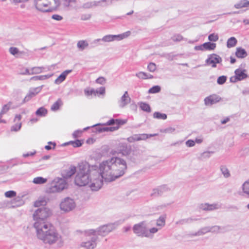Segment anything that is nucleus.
I'll list each match as a JSON object with an SVG mask.
<instances>
[{"instance_id": "nucleus-1", "label": "nucleus", "mask_w": 249, "mask_h": 249, "mask_svg": "<svg viewBox=\"0 0 249 249\" xmlns=\"http://www.w3.org/2000/svg\"><path fill=\"white\" fill-rule=\"evenodd\" d=\"M103 182L98 166H90L87 162L79 165V171L75 178L76 185L83 186L89 183L91 190L97 191L101 188Z\"/></svg>"}, {"instance_id": "nucleus-2", "label": "nucleus", "mask_w": 249, "mask_h": 249, "mask_svg": "<svg viewBox=\"0 0 249 249\" xmlns=\"http://www.w3.org/2000/svg\"><path fill=\"white\" fill-rule=\"evenodd\" d=\"M127 169L126 161L119 157H113L103 161L99 170L102 176L107 181H112L123 176Z\"/></svg>"}, {"instance_id": "nucleus-3", "label": "nucleus", "mask_w": 249, "mask_h": 249, "mask_svg": "<svg viewBox=\"0 0 249 249\" xmlns=\"http://www.w3.org/2000/svg\"><path fill=\"white\" fill-rule=\"evenodd\" d=\"M37 237L44 243L49 245L56 244L58 247L63 245L64 241L61 235L50 224L36 225Z\"/></svg>"}, {"instance_id": "nucleus-4", "label": "nucleus", "mask_w": 249, "mask_h": 249, "mask_svg": "<svg viewBox=\"0 0 249 249\" xmlns=\"http://www.w3.org/2000/svg\"><path fill=\"white\" fill-rule=\"evenodd\" d=\"M81 238L82 241L80 246L85 249H94L99 241L93 229L82 231Z\"/></svg>"}, {"instance_id": "nucleus-5", "label": "nucleus", "mask_w": 249, "mask_h": 249, "mask_svg": "<svg viewBox=\"0 0 249 249\" xmlns=\"http://www.w3.org/2000/svg\"><path fill=\"white\" fill-rule=\"evenodd\" d=\"M60 4L59 0H34L36 8L42 12H50L55 10Z\"/></svg>"}, {"instance_id": "nucleus-6", "label": "nucleus", "mask_w": 249, "mask_h": 249, "mask_svg": "<svg viewBox=\"0 0 249 249\" xmlns=\"http://www.w3.org/2000/svg\"><path fill=\"white\" fill-rule=\"evenodd\" d=\"M50 210L46 207H41L37 209L33 214V218L35 222L34 227L36 229V225L38 224H48L45 221V220L51 215Z\"/></svg>"}, {"instance_id": "nucleus-7", "label": "nucleus", "mask_w": 249, "mask_h": 249, "mask_svg": "<svg viewBox=\"0 0 249 249\" xmlns=\"http://www.w3.org/2000/svg\"><path fill=\"white\" fill-rule=\"evenodd\" d=\"M134 233L139 237H149V233L145 223L143 221L135 224L133 227Z\"/></svg>"}, {"instance_id": "nucleus-8", "label": "nucleus", "mask_w": 249, "mask_h": 249, "mask_svg": "<svg viewBox=\"0 0 249 249\" xmlns=\"http://www.w3.org/2000/svg\"><path fill=\"white\" fill-rule=\"evenodd\" d=\"M67 183L64 178L55 179L51 184L50 192L52 193L59 192L67 188Z\"/></svg>"}, {"instance_id": "nucleus-9", "label": "nucleus", "mask_w": 249, "mask_h": 249, "mask_svg": "<svg viewBox=\"0 0 249 249\" xmlns=\"http://www.w3.org/2000/svg\"><path fill=\"white\" fill-rule=\"evenodd\" d=\"M76 207L74 200L71 197H67L63 199L60 204V208L64 212H69Z\"/></svg>"}, {"instance_id": "nucleus-10", "label": "nucleus", "mask_w": 249, "mask_h": 249, "mask_svg": "<svg viewBox=\"0 0 249 249\" xmlns=\"http://www.w3.org/2000/svg\"><path fill=\"white\" fill-rule=\"evenodd\" d=\"M114 225L113 224H108L103 225L96 230H94L95 233L98 235L105 236L108 233L111 232L114 229Z\"/></svg>"}, {"instance_id": "nucleus-11", "label": "nucleus", "mask_w": 249, "mask_h": 249, "mask_svg": "<svg viewBox=\"0 0 249 249\" xmlns=\"http://www.w3.org/2000/svg\"><path fill=\"white\" fill-rule=\"evenodd\" d=\"M125 35L124 34H120L118 35H108L104 36L101 39H97L94 40V43H98L101 41H103L106 42H109L111 41H113L115 40H120L124 38Z\"/></svg>"}, {"instance_id": "nucleus-12", "label": "nucleus", "mask_w": 249, "mask_h": 249, "mask_svg": "<svg viewBox=\"0 0 249 249\" xmlns=\"http://www.w3.org/2000/svg\"><path fill=\"white\" fill-rule=\"evenodd\" d=\"M170 189L166 185H163L153 189L151 194V196L153 197H158L162 196L163 193L168 192Z\"/></svg>"}, {"instance_id": "nucleus-13", "label": "nucleus", "mask_w": 249, "mask_h": 249, "mask_svg": "<svg viewBox=\"0 0 249 249\" xmlns=\"http://www.w3.org/2000/svg\"><path fill=\"white\" fill-rule=\"evenodd\" d=\"M43 87V85H42L40 87L31 89L29 90V93L24 98L23 100V103H24L30 100L33 97L36 96L38 93H39L41 91Z\"/></svg>"}, {"instance_id": "nucleus-14", "label": "nucleus", "mask_w": 249, "mask_h": 249, "mask_svg": "<svg viewBox=\"0 0 249 249\" xmlns=\"http://www.w3.org/2000/svg\"><path fill=\"white\" fill-rule=\"evenodd\" d=\"M118 149L119 151V153L124 156H129L131 154V147L127 145L125 143H120L118 146Z\"/></svg>"}, {"instance_id": "nucleus-15", "label": "nucleus", "mask_w": 249, "mask_h": 249, "mask_svg": "<svg viewBox=\"0 0 249 249\" xmlns=\"http://www.w3.org/2000/svg\"><path fill=\"white\" fill-rule=\"evenodd\" d=\"M221 61V58L216 54H211L206 60V62L208 64H212L213 68L216 67V63H220Z\"/></svg>"}, {"instance_id": "nucleus-16", "label": "nucleus", "mask_w": 249, "mask_h": 249, "mask_svg": "<svg viewBox=\"0 0 249 249\" xmlns=\"http://www.w3.org/2000/svg\"><path fill=\"white\" fill-rule=\"evenodd\" d=\"M221 98L218 95L213 94L204 99V103L206 106H211L219 102Z\"/></svg>"}, {"instance_id": "nucleus-17", "label": "nucleus", "mask_w": 249, "mask_h": 249, "mask_svg": "<svg viewBox=\"0 0 249 249\" xmlns=\"http://www.w3.org/2000/svg\"><path fill=\"white\" fill-rule=\"evenodd\" d=\"M200 209L203 211H213L221 208V205L218 203H213L210 204L209 203H202L199 205Z\"/></svg>"}, {"instance_id": "nucleus-18", "label": "nucleus", "mask_w": 249, "mask_h": 249, "mask_svg": "<svg viewBox=\"0 0 249 249\" xmlns=\"http://www.w3.org/2000/svg\"><path fill=\"white\" fill-rule=\"evenodd\" d=\"M130 102L131 98L128 95V92L126 91L118 101V104L121 108H123L129 104Z\"/></svg>"}, {"instance_id": "nucleus-19", "label": "nucleus", "mask_w": 249, "mask_h": 249, "mask_svg": "<svg viewBox=\"0 0 249 249\" xmlns=\"http://www.w3.org/2000/svg\"><path fill=\"white\" fill-rule=\"evenodd\" d=\"M246 72V70L239 68L234 71V73L238 80L241 81L248 77V75Z\"/></svg>"}, {"instance_id": "nucleus-20", "label": "nucleus", "mask_w": 249, "mask_h": 249, "mask_svg": "<svg viewBox=\"0 0 249 249\" xmlns=\"http://www.w3.org/2000/svg\"><path fill=\"white\" fill-rule=\"evenodd\" d=\"M21 119V116L20 114H17L14 119V122H17V123L13 125L11 128V130L12 131H18L19 130L21 127V123L20 122V120Z\"/></svg>"}, {"instance_id": "nucleus-21", "label": "nucleus", "mask_w": 249, "mask_h": 249, "mask_svg": "<svg viewBox=\"0 0 249 249\" xmlns=\"http://www.w3.org/2000/svg\"><path fill=\"white\" fill-rule=\"evenodd\" d=\"M72 71L71 70H68L64 71L54 81V83L59 85L63 82L68 74Z\"/></svg>"}, {"instance_id": "nucleus-22", "label": "nucleus", "mask_w": 249, "mask_h": 249, "mask_svg": "<svg viewBox=\"0 0 249 249\" xmlns=\"http://www.w3.org/2000/svg\"><path fill=\"white\" fill-rule=\"evenodd\" d=\"M76 172V168L74 166H71L68 170H66L63 172V177L64 178H69L73 175Z\"/></svg>"}, {"instance_id": "nucleus-23", "label": "nucleus", "mask_w": 249, "mask_h": 249, "mask_svg": "<svg viewBox=\"0 0 249 249\" xmlns=\"http://www.w3.org/2000/svg\"><path fill=\"white\" fill-rule=\"evenodd\" d=\"M235 55L238 58H244L248 55V53L244 49L241 47H238L236 48Z\"/></svg>"}, {"instance_id": "nucleus-24", "label": "nucleus", "mask_w": 249, "mask_h": 249, "mask_svg": "<svg viewBox=\"0 0 249 249\" xmlns=\"http://www.w3.org/2000/svg\"><path fill=\"white\" fill-rule=\"evenodd\" d=\"M166 217V215H160L157 220L156 225L160 227V229H161L165 226Z\"/></svg>"}, {"instance_id": "nucleus-25", "label": "nucleus", "mask_w": 249, "mask_h": 249, "mask_svg": "<svg viewBox=\"0 0 249 249\" xmlns=\"http://www.w3.org/2000/svg\"><path fill=\"white\" fill-rule=\"evenodd\" d=\"M248 6H249V1L248 0H241L234 5V7L236 9L248 7Z\"/></svg>"}, {"instance_id": "nucleus-26", "label": "nucleus", "mask_w": 249, "mask_h": 249, "mask_svg": "<svg viewBox=\"0 0 249 249\" xmlns=\"http://www.w3.org/2000/svg\"><path fill=\"white\" fill-rule=\"evenodd\" d=\"M12 104L11 102H9L7 104L4 105L0 112V119L2 117V115L7 113L10 109L11 106Z\"/></svg>"}, {"instance_id": "nucleus-27", "label": "nucleus", "mask_w": 249, "mask_h": 249, "mask_svg": "<svg viewBox=\"0 0 249 249\" xmlns=\"http://www.w3.org/2000/svg\"><path fill=\"white\" fill-rule=\"evenodd\" d=\"M237 43V40L234 37H231L229 38L227 42V47L231 48L234 47Z\"/></svg>"}, {"instance_id": "nucleus-28", "label": "nucleus", "mask_w": 249, "mask_h": 249, "mask_svg": "<svg viewBox=\"0 0 249 249\" xmlns=\"http://www.w3.org/2000/svg\"><path fill=\"white\" fill-rule=\"evenodd\" d=\"M205 50H213L216 48V44L210 42H205L203 44Z\"/></svg>"}, {"instance_id": "nucleus-29", "label": "nucleus", "mask_w": 249, "mask_h": 249, "mask_svg": "<svg viewBox=\"0 0 249 249\" xmlns=\"http://www.w3.org/2000/svg\"><path fill=\"white\" fill-rule=\"evenodd\" d=\"M210 232L209 227H204L199 230L197 232L192 234L193 236H199L203 235L206 233Z\"/></svg>"}, {"instance_id": "nucleus-30", "label": "nucleus", "mask_w": 249, "mask_h": 249, "mask_svg": "<svg viewBox=\"0 0 249 249\" xmlns=\"http://www.w3.org/2000/svg\"><path fill=\"white\" fill-rule=\"evenodd\" d=\"M63 104V102L60 99L57 100V101L54 102L51 106V109L53 111H56L59 109L60 106Z\"/></svg>"}, {"instance_id": "nucleus-31", "label": "nucleus", "mask_w": 249, "mask_h": 249, "mask_svg": "<svg viewBox=\"0 0 249 249\" xmlns=\"http://www.w3.org/2000/svg\"><path fill=\"white\" fill-rule=\"evenodd\" d=\"M220 169L225 178H228L230 177L231 174L230 171L225 165H221Z\"/></svg>"}, {"instance_id": "nucleus-32", "label": "nucleus", "mask_w": 249, "mask_h": 249, "mask_svg": "<svg viewBox=\"0 0 249 249\" xmlns=\"http://www.w3.org/2000/svg\"><path fill=\"white\" fill-rule=\"evenodd\" d=\"M23 204V200L19 197L15 198L12 201L13 207H18Z\"/></svg>"}, {"instance_id": "nucleus-33", "label": "nucleus", "mask_w": 249, "mask_h": 249, "mask_svg": "<svg viewBox=\"0 0 249 249\" xmlns=\"http://www.w3.org/2000/svg\"><path fill=\"white\" fill-rule=\"evenodd\" d=\"M47 179L41 177H36L34 178L33 182L36 184H42L45 183Z\"/></svg>"}, {"instance_id": "nucleus-34", "label": "nucleus", "mask_w": 249, "mask_h": 249, "mask_svg": "<svg viewBox=\"0 0 249 249\" xmlns=\"http://www.w3.org/2000/svg\"><path fill=\"white\" fill-rule=\"evenodd\" d=\"M44 69V68L43 67H33L31 69V74H32V75H33L41 73L43 71Z\"/></svg>"}, {"instance_id": "nucleus-35", "label": "nucleus", "mask_w": 249, "mask_h": 249, "mask_svg": "<svg viewBox=\"0 0 249 249\" xmlns=\"http://www.w3.org/2000/svg\"><path fill=\"white\" fill-rule=\"evenodd\" d=\"M138 138H139V141H142V140H145L149 138L157 136L158 134H147L143 133V134H138Z\"/></svg>"}, {"instance_id": "nucleus-36", "label": "nucleus", "mask_w": 249, "mask_h": 249, "mask_svg": "<svg viewBox=\"0 0 249 249\" xmlns=\"http://www.w3.org/2000/svg\"><path fill=\"white\" fill-rule=\"evenodd\" d=\"M47 113V110L44 107H39L36 112V114L39 116H45Z\"/></svg>"}, {"instance_id": "nucleus-37", "label": "nucleus", "mask_w": 249, "mask_h": 249, "mask_svg": "<svg viewBox=\"0 0 249 249\" xmlns=\"http://www.w3.org/2000/svg\"><path fill=\"white\" fill-rule=\"evenodd\" d=\"M153 117L158 119L165 120L167 118V115L159 112H155L153 114Z\"/></svg>"}, {"instance_id": "nucleus-38", "label": "nucleus", "mask_w": 249, "mask_h": 249, "mask_svg": "<svg viewBox=\"0 0 249 249\" xmlns=\"http://www.w3.org/2000/svg\"><path fill=\"white\" fill-rule=\"evenodd\" d=\"M242 187L243 193L249 196V180L245 182Z\"/></svg>"}, {"instance_id": "nucleus-39", "label": "nucleus", "mask_w": 249, "mask_h": 249, "mask_svg": "<svg viewBox=\"0 0 249 249\" xmlns=\"http://www.w3.org/2000/svg\"><path fill=\"white\" fill-rule=\"evenodd\" d=\"M77 46L80 50L83 51L88 46V43L86 41L80 40L77 42Z\"/></svg>"}, {"instance_id": "nucleus-40", "label": "nucleus", "mask_w": 249, "mask_h": 249, "mask_svg": "<svg viewBox=\"0 0 249 249\" xmlns=\"http://www.w3.org/2000/svg\"><path fill=\"white\" fill-rule=\"evenodd\" d=\"M140 107L144 111L150 112L151 111L150 106L145 103H141Z\"/></svg>"}, {"instance_id": "nucleus-41", "label": "nucleus", "mask_w": 249, "mask_h": 249, "mask_svg": "<svg viewBox=\"0 0 249 249\" xmlns=\"http://www.w3.org/2000/svg\"><path fill=\"white\" fill-rule=\"evenodd\" d=\"M71 144L74 147H78L82 145L83 142L81 141L77 140L75 141H71L69 142L64 143V145Z\"/></svg>"}, {"instance_id": "nucleus-42", "label": "nucleus", "mask_w": 249, "mask_h": 249, "mask_svg": "<svg viewBox=\"0 0 249 249\" xmlns=\"http://www.w3.org/2000/svg\"><path fill=\"white\" fill-rule=\"evenodd\" d=\"M213 153V151H205L201 154L199 159L201 160L205 159H208L211 157V154Z\"/></svg>"}, {"instance_id": "nucleus-43", "label": "nucleus", "mask_w": 249, "mask_h": 249, "mask_svg": "<svg viewBox=\"0 0 249 249\" xmlns=\"http://www.w3.org/2000/svg\"><path fill=\"white\" fill-rule=\"evenodd\" d=\"M62 4L65 8H69L71 6V4L76 3V0H62Z\"/></svg>"}, {"instance_id": "nucleus-44", "label": "nucleus", "mask_w": 249, "mask_h": 249, "mask_svg": "<svg viewBox=\"0 0 249 249\" xmlns=\"http://www.w3.org/2000/svg\"><path fill=\"white\" fill-rule=\"evenodd\" d=\"M160 87L159 86H154L149 89L148 92L150 93H156L160 92Z\"/></svg>"}, {"instance_id": "nucleus-45", "label": "nucleus", "mask_w": 249, "mask_h": 249, "mask_svg": "<svg viewBox=\"0 0 249 249\" xmlns=\"http://www.w3.org/2000/svg\"><path fill=\"white\" fill-rule=\"evenodd\" d=\"M219 36L217 34H211L208 36V39L210 41L215 42L218 40Z\"/></svg>"}, {"instance_id": "nucleus-46", "label": "nucleus", "mask_w": 249, "mask_h": 249, "mask_svg": "<svg viewBox=\"0 0 249 249\" xmlns=\"http://www.w3.org/2000/svg\"><path fill=\"white\" fill-rule=\"evenodd\" d=\"M127 140L129 142H134L136 141H139V138H138V134H134L127 138Z\"/></svg>"}, {"instance_id": "nucleus-47", "label": "nucleus", "mask_w": 249, "mask_h": 249, "mask_svg": "<svg viewBox=\"0 0 249 249\" xmlns=\"http://www.w3.org/2000/svg\"><path fill=\"white\" fill-rule=\"evenodd\" d=\"M128 159L132 162H135L137 160V155L135 154L134 152L131 150V154L129 156H126Z\"/></svg>"}, {"instance_id": "nucleus-48", "label": "nucleus", "mask_w": 249, "mask_h": 249, "mask_svg": "<svg viewBox=\"0 0 249 249\" xmlns=\"http://www.w3.org/2000/svg\"><path fill=\"white\" fill-rule=\"evenodd\" d=\"M175 130V128L169 127L164 129H161L160 131L162 133L171 134L174 132Z\"/></svg>"}, {"instance_id": "nucleus-49", "label": "nucleus", "mask_w": 249, "mask_h": 249, "mask_svg": "<svg viewBox=\"0 0 249 249\" xmlns=\"http://www.w3.org/2000/svg\"><path fill=\"white\" fill-rule=\"evenodd\" d=\"M210 232L217 233L222 229V228L218 226L209 227Z\"/></svg>"}, {"instance_id": "nucleus-50", "label": "nucleus", "mask_w": 249, "mask_h": 249, "mask_svg": "<svg viewBox=\"0 0 249 249\" xmlns=\"http://www.w3.org/2000/svg\"><path fill=\"white\" fill-rule=\"evenodd\" d=\"M136 75L138 78L142 79H146L148 77V74L142 71L137 73Z\"/></svg>"}, {"instance_id": "nucleus-51", "label": "nucleus", "mask_w": 249, "mask_h": 249, "mask_svg": "<svg viewBox=\"0 0 249 249\" xmlns=\"http://www.w3.org/2000/svg\"><path fill=\"white\" fill-rule=\"evenodd\" d=\"M16 196V192L14 191H8L5 193V196L8 198H11Z\"/></svg>"}, {"instance_id": "nucleus-52", "label": "nucleus", "mask_w": 249, "mask_h": 249, "mask_svg": "<svg viewBox=\"0 0 249 249\" xmlns=\"http://www.w3.org/2000/svg\"><path fill=\"white\" fill-rule=\"evenodd\" d=\"M227 80V77L225 76L222 75L219 76L217 80V82L219 85H222L225 83Z\"/></svg>"}, {"instance_id": "nucleus-53", "label": "nucleus", "mask_w": 249, "mask_h": 249, "mask_svg": "<svg viewBox=\"0 0 249 249\" xmlns=\"http://www.w3.org/2000/svg\"><path fill=\"white\" fill-rule=\"evenodd\" d=\"M46 204V201L43 199L38 200L35 202L34 206L36 207L43 206Z\"/></svg>"}, {"instance_id": "nucleus-54", "label": "nucleus", "mask_w": 249, "mask_h": 249, "mask_svg": "<svg viewBox=\"0 0 249 249\" xmlns=\"http://www.w3.org/2000/svg\"><path fill=\"white\" fill-rule=\"evenodd\" d=\"M160 230L159 228H152L148 230V232L149 233V236L147 237L148 238L152 237V234L155 233L158 231Z\"/></svg>"}, {"instance_id": "nucleus-55", "label": "nucleus", "mask_w": 249, "mask_h": 249, "mask_svg": "<svg viewBox=\"0 0 249 249\" xmlns=\"http://www.w3.org/2000/svg\"><path fill=\"white\" fill-rule=\"evenodd\" d=\"M147 69L151 72H154L156 69V65L154 63H150L148 66Z\"/></svg>"}, {"instance_id": "nucleus-56", "label": "nucleus", "mask_w": 249, "mask_h": 249, "mask_svg": "<svg viewBox=\"0 0 249 249\" xmlns=\"http://www.w3.org/2000/svg\"><path fill=\"white\" fill-rule=\"evenodd\" d=\"M118 129V126H111V127H107L104 126L103 130L104 132H108V131H113Z\"/></svg>"}, {"instance_id": "nucleus-57", "label": "nucleus", "mask_w": 249, "mask_h": 249, "mask_svg": "<svg viewBox=\"0 0 249 249\" xmlns=\"http://www.w3.org/2000/svg\"><path fill=\"white\" fill-rule=\"evenodd\" d=\"M174 41H180L183 39V37L179 34H177L172 37Z\"/></svg>"}, {"instance_id": "nucleus-58", "label": "nucleus", "mask_w": 249, "mask_h": 249, "mask_svg": "<svg viewBox=\"0 0 249 249\" xmlns=\"http://www.w3.org/2000/svg\"><path fill=\"white\" fill-rule=\"evenodd\" d=\"M82 132H83V131H82V130H77L73 133L72 136L75 139L81 136V135Z\"/></svg>"}, {"instance_id": "nucleus-59", "label": "nucleus", "mask_w": 249, "mask_h": 249, "mask_svg": "<svg viewBox=\"0 0 249 249\" xmlns=\"http://www.w3.org/2000/svg\"><path fill=\"white\" fill-rule=\"evenodd\" d=\"M106 80L104 77H99L96 80V82L98 84L104 85L106 83Z\"/></svg>"}, {"instance_id": "nucleus-60", "label": "nucleus", "mask_w": 249, "mask_h": 249, "mask_svg": "<svg viewBox=\"0 0 249 249\" xmlns=\"http://www.w3.org/2000/svg\"><path fill=\"white\" fill-rule=\"evenodd\" d=\"M18 50L16 47H10L9 48V52L13 55H16L18 53Z\"/></svg>"}, {"instance_id": "nucleus-61", "label": "nucleus", "mask_w": 249, "mask_h": 249, "mask_svg": "<svg viewBox=\"0 0 249 249\" xmlns=\"http://www.w3.org/2000/svg\"><path fill=\"white\" fill-rule=\"evenodd\" d=\"M90 14H83L81 16V19L82 20H87L90 18Z\"/></svg>"}, {"instance_id": "nucleus-62", "label": "nucleus", "mask_w": 249, "mask_h": 249, "mask_svg": "<svg viewBox=\"0 0 249 249\" xmlns=\"http://www.w3.org/2000/svg\"><path fill=\"white\" fill-rule=\"evenodd\" d=\"M185 143L187 146L192 147L195 145V142L192 140H189L186 142Z\"/></svg>"}, {"instance_id": "nucleus-63", "label": "nucleus", "mask_w": 249, "mask_h": 249, "mask_svg": "<svg viewBox=\"0 0 249 249\" xmlns=\"http://www.w3.org/2000/svg\"><path fill=\"white\" fill-rule=\"evenodd\" d=\"M96 94H104L105 93V88L101 87L95 90Z\"/></svg>"}, {"instance_id": "nucleus-64", "label": "nucleus", "mask_w": 249, "mask_h": 249, "mask_svg": "<svg viewBox=\"0 0 249 249\" xmlns=\"http://www.w3.org/2000/svg\"><path fill=\"white\" fill-rule=\"evenodd\" d=\"M52 18L54 20L60 21L61 20L63 19V18L62 16L59 15H53L52 17Z\"/></svg>"}]
</instances>
